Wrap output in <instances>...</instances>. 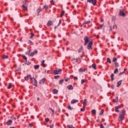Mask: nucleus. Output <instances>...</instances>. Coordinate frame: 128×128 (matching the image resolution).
Wrapping results in <instances>:
<instances>
[{"mask_svg":"<svg viewBox=\"0 0 128 128\" xmlns=\"http://www.w3.org/2000/svg\"><path fill=\"white\" fill-rule=\"evenodd\" d=\"M62 69H58L57 70H53L52 71V74L56 76V74H62Z\"/></svg>","mask_w":128,"mask_h":128,"instance_id":"f257e3e1","label":"nucleus"},{"mask_svg":"<svg viewBox=\"0 0 128 128\" xmlns=\"http://www.w3.org/2000/svg\"><path fill=\"white\" fill-rule=\"evenodd\" d=\"M124 118V115L120 114L118 118V122H122Z\"/></svg>","mask_w":128,"mask_h":128,"instance_id":"f03ea898","label":"nucleus"},{"mask_svg":"<svg viewBox=\"0 0 128 128\" xmlns=\"http://www.w3.org/2000/svg\"><path fill=\"white\" fill-rule=\"evenodd\" d=\"M88 2H90V4H92L93 6L96 5V0H87Z\"/></svg>","mask_w":128,"mask_h":128,"instance_id":"7ed1b4c3","label":"nucleus"},{"mask_svg":"<svg viewBox=\"0 0 128 128\" xmlns=\"http://www.w3.org/2000/svg\"><path fill=\"white\" fill-rule=\"evenodd\" d=\"M84 46H86V44H88V42H90V40H88V37L86 36L84 38Z\"/></svg>","mask_w":128,"mask_h":128,"instance_id":"20e7f679","label":"nucleus"},{"mask_svg":"<svg viewBox=\"0 0 128 128\" xmlns=\"http://www.w3.org/2000/svg\"><path fill=\"white\" fill-rule=\"evenodd\" d=\"M92 42L90 41L88 45L87 48L88 50H92Z\"/></svg>","mask_w":128,"mask_h":128,"instance_id":"39448f33","label":"nucleus"},{"mask_svg":"<svg viewBox=\"0 0 128 128\" xmlns=\"http://www.w3.org/2000/svg\"><path fill=\"white\" fill-rule=\"evenodd\" d=\"M38 54V50H36L34 51L33 52H32L31 54H30L29 56H34V54Z\"/></svg>","mask_w":128,"mask_h":128,"instance_id":"423d86ee","label":"nucleus"},{"mask_svg":"<svg viewBox=\"0 0 128 128\" xmlns=\"http://www.w3.org/2000/svg\"><path fill=\"white\" fill-rule=\"evenodd\" d=\"M120 16H126V14H124V11H122V10H120Z\"/></svg>","mask_w":128,"mask_h":128,"instance_id":"0eeeda50","label":"nucleus"},{"mask_svg":"<svg viewBox=\"0 0 128 128\" xmlns=\"http://www.w3.org/2000/svg\"><path fill=\"white\" fill-rule=\"evenodd\" d=\"M30 78H32V76L30 74H28L24 77V80H28Z\"/></svg>","mask_w":128,"mask_h":128,"instance_id":"6e6552de","label":"nucleus"},{"mask_svg":"<svg viewBox=\"0 0 128 128\" xmlns=\"http://www.w3.org/2000/svg\"><path fill=\"white\" fill-rule=\"evenodd\" d=\"M76 102H78V100L74 99L71 100L72 104H76Z\"/></svg>","mask_w":128,"mask_h":128,"instance_id":"1a4fd4ad","label":"nucleus"},{"mask_svg":"<svg viewBox=\"0 0 128 128\" xmlns=\"http://www.w3.org/2000/svg\"><path fill=\"white\" fill-rule=\"evenodd\" d=\"M34 80V84H33V86H38V82L36 81V78H33Z\"/></svg>","mask_w":128,"mask_h":128,"instance_id":"9d476101","label":"nucleus"},{"mask_svg":"<svg viewBox=\"0 0 128 128\" xmlns=\"http://www.w3.org/2000/svg\"><path fill=\"white\" fill-rule=\"evenodd\" d=\"M48 26H52V22L50 20H49L47 23Z\"/></svg>","mask_w":128,"mask_h":128,"instance_id":"9b49d317","label":"nucleus"},{"mask_svg":"<svg viewBox=\"0 0 128 128\" xmlns=\"http://www.w3.org/2000/svg\"><path fill=\"white\" fill-rule=\"evenodd\" d=\"M67 88H68V90H74V86H72V85H68L67 86Z\"/></svg>","mask_w":128,"mask_h":128,"instance_id":"f8f14e48","label":"nucleus"},{"mask_svg":"<svg viewBox=\"0 0 128 128\" xmlns=\"http://www.w3.org/2000/svg\"><path fill=\"white\" fill-rule=\"evenodd\" d=\"M12 124V120H8L6 122L7 126H10Z\"/></svg>","mask_w":128,"mask_h":128,"instance_id":"ddd939ff","label":"nucleus"},{"mask_svg":"<svg viewBox=\"0 0 128 128\" xmlns=\"http://www.w3.org/2000/svg\"><path fill=\"white\" fill-rule=\"evenodd\" d=\"M84 108H86V99H84L83 102Z\"/></svg>","mask_w":128,"mask_h":128,"instance_id":"4468645a","label":"nucleus"},{"mask_svg":"<svg viewBox=\"0 0 128 128\" xmlns=\"http://www.w3.org/2000/svg\"><path fill=\"white\" fill-rule=\"evenodd\" d=\"M114 102H118V96H116L115 99L113 100Z\"/></svg>","mask_w":128,"mask_h":128,"instance_id":"2eb2a0df","label":"nucleus"},{"mask_svg":"<svg viewBox=\"0 0 128 128\" xmlns=\"http://www.w3.org/2000/svg\"><path fill=\"white\" fill-rule=\"evenodd\" d=\"M45 80L46 78H44L43 79L40 81L39 84H44Z\"/></svg>","mask_w":128,"mask_h":128,"instance_id":"dca6fc26","label":"nucleus"},{"mask_svg":"<svg viewBox=\"0 0 128 128\" xmlns=\"http://www.w3.org/2000/svg\"><path fill=\"white\" fill-rule=\"evenodd\" d=\"M41 66H42L43 68H46V64H44V60H43L42 62Z\"/></svg>","mask_w":128,"mask_h":128,"instance_id":"f3484780","label":"nucleus"},{"mask_svg":"<svg viewBox=\"0 0 128 128\" xmlns=\"http://www.w3.org/2000/svg\"><path fill=\"white\" fill-rule=\"evenodd\" d=\"M122 80H120L119 82H118L117 83V88H118V86H120V84H122Z\"/></svg>","mask_w":128,"mask_h":128,"instance_id":"a211bd4d","label":"nucleus"},{"mask_svg":"<svg viewBox=\"0 0 128 128\" xmlns=\"http://www.w3.org/2000/svg\"><path fill=\"white\" fill-rule=\"evenodd\" d=\"M52 92L54 94H58V90H56V89H54V90H52Z\"/></svg>","mask_w":128,"mask_h":128,"instance_id":"6ab92c4d","label":"nucleus"},{"mask_svg":"<svg viewBox=\"0 0 128 128\" xmlns=\"http://www.w3.org/2000/svg\"><path fill=\"white\" fill-rule=\"evenodd\" d=\"M92 114H96V110L94 109H93L92 110Z\"/></svg>","mask_w":128,"mask_h":128,"instance_id":"aec40b11","label":"nucleus"},{"mask_svg":"<svg viewBox=\"0 0 128 128\" xmlns=\"http://www.w3.org/2000/svg\"><path fill=\"white\" fill-rule=\"evenodd\" d=\"M38 68H40V65L36 64L34 66V70H38Z\"/></svg>","mask_w":128,"mask_h":128,"instance_id":"412c9836","label":"nucleus"},{"mask_svg":"<svg viewBox=\"0 0 128 128\" xmlns=\"http://www.w3.org/2000/svg\"><path fill=\"white\" fill-rule=\"evenodd\" d=\"M92 68H94V70H96V64H92Z\"/></svg>","mask_w":128,"mask_h":128,"instance_id":"4be33fe9","label":"nucleus"},{"mask_svg":"<svg viewBox=\"0 0 128 128\" xmlns=\"http://www.w3.org/2000/svg\"><path fill=\"white\" fill-rule=\"evenodd\" d=\"M126 114V110L124 109H123L121 112V114H123V116H124Z\"/></svg>","mask_w":128,"mask_h":128,"instance_id":"5701e85b","label":"nucleus"},{"mask_svg":"<svg viewBox=\"0 0 128 128\" xmlns=\"http://www.w3.org/2000/svg\"><path fill=\"white\" fill-rule=\"evenodd\" d=\"M3 60H6V58H8V56L6 55H4L2 56Z\"/></svg>","mask_w":128,"mask_h":128,"instance_id":"b1692460","label":"nucleus"},{"mask_svg":"<svg viewBox=\"0 0 128 128\" xmlns=\"http://www.w3.org/2000/svg\"><path fill=\"white\" fill-rule=\"evenodd\" d=\"M74 60H76V62L78 60V58H74L72 60V62H74Z\"/></svg>","mask_w":128,"mask_h":128,"instance_id":"393cba45","label":"nucleus"},{"mask_svg":"<svg viewBox=\"0 0 128 128\" xmlns=\"http://www.w3.org/2000/svg\"><path fill=\"white\" fill-rule=\"evenodd\" d=\"M114 74H111L110 78L111 80H114Z\"/></svg>","mask_w":128,"mask_h":128,"instance_id":"a878e982","label":"nucleus"},{"mask_svg":"<svg viewBox=\"0 0 128 128\" xmlns=\"http://www.w3.org/2000/svg\"><path fill=\"white\" fill-rule=\"evenodd\" d=\"M114 64L116 68H118V66H120V65L118 64V62H115Z\"/></svg>","mask_w":128,"mask_h":128,"instance_id":"bb28decb","label":"nucleus"},{"mask_svg":"<svg viewBox=\"0 0 128 128\" xmlns=\"http://www.w3.org/2000/svg\"><path fill=\"white\" fill-rule=\"evenodd\" d=\"M90 24V21H86L84 23V24Z\"/></svg>","mask_w":128,"mask_h":128,"instance_id":"cd10ccee","label":"nucleus"},{"mask_svg":"<svg viewBox=\"0 0 128 128\" xmlns=\"http://www.w3.org/2000/svg\"><path fill=\"white\" fill-rule=\"evenodd\" d=\"M118 68H116L114 70V74H118Z\"/></svg>","mask_w":128,"mask_h":128,"instance_id":"c85d7f7f","label":"nucleus"},{"mask_svg":"<svg viewBox=\"0 0 128 128\" xmlns=\"http://www.w3.org/2000/svg\"><path fill=\"white\" fill-rule=\"evenodd\" d=\"M104 110H102L101 112H100V116H102V114H104Z\"/></svg>","mask_w":128,"mask_h":128,"instance_id":"c756f323","label":"nucleus"},{"mask_svg":"<svg viewBox=\"0 0 128 128\" xmlns=\"http://www.w3.org/2000/svg\"><path fill=\"white\" fill-rule=\"evenodd\" d=\"M67 128H76L74 127V126H72V125H68Z\"/></svg>","mask_w":128,"mask_h":128,"instance_id":"7c9ffc66","label":"nucleus"},{"mask_svg":"<svg viewBox=\"0 0 128 128\" xmlns=\"http://www.w3.org/2000/svg\"><path fill=\"white\" fill-rule=\"evenodd\" d=\"M82 46H81L78 50V52H82Z\"/></svg>","mask_w":128,"mask_h":128,"instance_id":"2f4dec72","label":"nucleus"},{"mask_svg":"<svg viewBox=\"0 0 128 128\" xmlns=\"http://www.w3.org/2000/svg\"><path fill=\"white\" fill-rule=\"evenodd\" d=\"M22 8L25 10H28V8L26 6L23 5L22 6Z\"/></svg>","mask_w":128,"mask_h":128,"instance_id":"473e14b6","label":"nucleus"},{"mask_svg":"<svg viewBox=\"0 0 128 128\" xmlns=\"http://www.w3.org/2000/svg\"><path fill=\"white\" fill-rule=\"evenodd\" d=\"M68 110H73V108H72V106H68Z\"/></svg>","mask_w":128,"mask_h":128,"instance_id":"72a5a7b5","label":"nucleus"},{"mask_svg":"<svg viewBox=\"0 0 128 128\" xmlns=\"http://www.w3.org/2000/svg\"><path fill=\"white\" fill-rule=\"evenodd\" d=\"M64 14V10L62 11L61 14H60L61 18H62Z\"/></svg>","mask_w":128,"mask_h":128,"instance_id":"f704fd0d","label":"nucleus"},{"mask_svg":"<svg viewBox=\"0 0 128 128\" xmlns=\"http://www.w3.org/2000/svg\"><path fill=\"white\" fill-rule=\"evenodd\" d=\"M42 8H38L37 10V12L38 14H40V12H42Z\"/></svg>","mask_w":128,"mask_h":128,"instance_id":"c9c22d12","label":"nucleus"},{"mask_svg":"<svg viewBox=\"0 0 128 128\" xmlns=\"http://www.w3.org/2000/svg\"><path fill=\"white\" fill-rule=\"evenodd\" d=\"M107 62H109V64H112V61H110V58H107Z\"/></svg>","mask_w":128,"mask_h":128,"instance_id":"e433bc0d","label":"nucleus"},{"mask_svg":"<svg viewBox=\"0 0 128 128\" xmlns=\"http://www.w3.org/2000/svg\"><path fill=\"white\" fill-rule=\"evenodd\" d=\"M30 38H34V33H30Z\"/></svg>","mask_w":128,"mask_h":128,"instance_id":"4c0bfd02","label":"nucleus"},{"mask_svg":"<svg viewBox=\"0 0 128 128\" xmlns=\"http://www.w3.org/2000/svg\"><path fill=\"white\" fill-rule=\"evenodd\" d=\"M63 82H64V80H60L59 84H62Z\"/></svg>","mask_w":128,"mask_h":128,"instance_id":"58836bf2","label":"nucleus"},{"mask_svg":"<svg viewBox=\"0 0 128 128\" xmlns=\"http://www.w3.org/2000/svg\"><path fill=\"white\" fill-rule=\"evenodd\" d=\"M22 58L24 60H28V58L25 56H22Z\"/></svg>","mask_w":128,"mask_h":128,"instance_id":"ea45409f","label":"nucleus"},{"mask_svg":"<svg viewBox=\"0 0 128 128\" xmlns=\"http://www.w3.org/2000/svg\"><path fill=\"white\" fill-rule=\"evenodd\" d=\"M84 82H86V80H81V84H84Z\"/></svg>","mask_w":128,"mask_h":128,"instance_id":"a19ab883","label":"nucleus"},{"mask_svg":"<svg viewBox=\"0 0 128 128\" xmlns=\"http://www.w3.org/2000/svg\"><path fill=\"white\" fill-rule=\"evenodd\" d=\"M45 120L46 122H50V118H45Z\"/></svg>","mask_w":128,"mask_h":128,"instance_id":"79ce46f5","label":"nucleus"},{"mask_svg":"<svg viewBox=\"0 0 128 128\" xmlns=\"http://www.w3.org/2000/svg\"><path fill=\"white\" fill-rule=\"evenodd\" d=\"M28 42H30V46H32V44H34V42H32V40H29Z\"/></svg>","mask_w":128,"mask_h":128,"instance_id":"37998d69","label":"nucleus"},{"mask_svg":"<svg viewBox=\"0 0 128 128\" xmlns=\"http://www.w3.org/2000/svg\"><path fill=\"white\" fill-rule=\"evenodd\" d=\"M125 71H123L122 72H121L119 74V76H122V74H124Z\"/></svg>","mask_w":128,"mask_h":128,"instance_id":"c03bdc74","label":"nucleus"},{"mask_svg":"<svg viewBox=\"0 0 128 128\" xmlns=\"http://www.w3.org/2000/svg\"><path fill=\"white\" fill-rule=\"evenodd\" d=\"M116 60H118V58H113V62H116Z\"/></svg>","mask_w":128,"mask_h":128,"instance_id":"a18cd8bd","label":"nucleus"},{"mask_svg":"<svg viewBox=\"0 0 128 128\" xmlns=\"http://www.w3.org/2000/svg\"><path fill=\"white\" fill-rule=\"evenodd\" d=\"M12 88V84H9L8 86V90Z\"/></svg>","mask_w":128,"mask_h":128,"instance_id":"49530a36","label":"nucleus"},{"mask_svg":"<svg viewBox=\"0 0 128 128\" xmlns=\"http://www.w3.org/2000/svg\"><path fill=\"white\" fill-rule=\"evenodd\" d=\"M44 8H45L46 10H48V6H44Z\"/></svg>","mask_w":128,"mask_h":128,"instance_id":"de8ad7c7","label":"nucleus"},{"mask_svg":"<svg viewBox=\"0 0 128 128\" xmlns=\"http://www.w3.org/2000/svg\"><path fill=\"white\" fill-rule=\"evenodd\" d=\"M30 50H29L28 51H27L26 54H30Z\"/></svg>","mask_w":128,"mask_h":128,"instance_id":"09e8293b","label":"nucleus"},{"mask_svg":"<svg viewBox=\"0 0 128 128\" xmlns=\"http://www.w3.org/2000/svg\"><path fill=\"white\" fill-rule=\"evenodd\" d=\"M84 110H86V109H84V108H80V112H84Z\"/></svg>","mask_w":128,"mask_h":128,"instance_id":"8fccbe9b","label":"nucleus"},{"mask_svg":"<svg viewBox=\"0 0 128 128\" xmlns=\"http://www.w3.org/2000/svg\"><path fill=\"white\" fill-rule=\"evenodd\" d=\"M79 72H82V68H80L78 70Z\"/></svg>","mask_w":128,"mask_h":128,"instance_id":"3c124183","label":"nucleus"},{"mask_svg":"<svg viewBox=\"0 0 128 128\" xmlns=\"http://www.w3.org/2000/svg\"><path fill=\"white\" fill-rule=\"evenodd\" d=\"M100 128H104V125L102 124H101L100 125Z\"/></svg>","mask_w":128,"mask_h":128,"instance_id":"603ef678","label":"nucleus"},{"mask_svg":"<svg viewBox=\"0 0 128 128\" xmlns=\"http://www.w3.org/2000/svg\"><path fill=\"white\" fill-rule=\"evenodd\" d=\"M60 78V76H54V78L56 80H57V78Z\"/></svg>","mask_w":128,"mask_h":128,"instance_id":"864d4df0","label":"nucleus"},{"mask_svg":"<svg viewBox=\"0 0 128 128\" xmlns=\"http://www.w3.org/2000/svg\"><path fill=\"white\" fill-rule=\"evenodd\" d=\"M116 112H120V110H118V108H116Z\"/></svg>","mask_w":128,"mask_h":128,"instance_id":"5fc2aeb1","label":"nucleus"},{"mask_svg":"<svg viewBox=\"0 0 128 128\" xmlns=\"http://www.w3.org/2000/svg\"><path fill=\"white\" fill-rule=\"evenodd\" d=\"M24 4H26V5L28 4V2H27V1H26V0H24Z\"/></svg>","mask_w":128,"mask_h":128,"instance_id":"6e6d98bb","label":"nucleus"},{"mask_svg":"<svg viewBox=\"0 0 128 128\" xmlns=\"http://www.w3.org/2000/svg\"><path fill=\"white\" fill-rule=\"evenodd\" d=\"M74 80H78V77L74 76Z\"/></svg>","mask_w":128,"mask_h":128,"instance_id":"4d7b16f0","label":"nucleus"},{"mask_svg":"<svg viewBox=\"0 0 128 128\" xmlns=\"http://www.w3.org/2000/svg\"><path fill=\"white\" fill-rule=\"evenodd\" d=\"M54 2V0H50V4H52L53 6H54V2Z\"/></svg>","mask_w":128,"mask_h":128,"instance_id":"13d9d810","label":"nucleus"},{"mask_svg":"<svg viewBox=\"0 0 128 128\" xmlns=\"http://www.w3.org/2000/svg\"><path fill=\"white\" fill-rule=\"evenodd\" d=\"M49 110H50L52 112H54V110H52V108H49Z\"/></svg>","mask_w":128,"mask_h":128,"instance_id":"bf43d9fd","label":"nucleus"},{"mask_svg":"<svg viewBox=\"0 0 128 128\" xmlns=\"http://www.w3.org/2000/svg\"><path fill=\"white\" fill-rule=\"evenodd\" d=\"M111 88H112V90H114V85H112Z\"/></svg>","mask_w":128,"mask_h":128,"instance_id":"052dcab7","label":"nucleus"},{"mask_svg":"<svg viewBox=\"0 0 128 128\" xmlns=\"http://www.w3.org/2000/svg\"><path fill=\"white\" fill-rule=\"evenodd\" d=\"M50 128H54V124H52V125L50 126Z\"/></svg>","mask_w":128,"mask_h":128,"instance_id":"680f3d73","label":"nucleus"},{"mask_svg":"<svg viewBox=\"0 0 128 128\" xmlns=\"http://www.w3.org/2000/svg\"><path fill=\"white\" fill-rule=\"evenodd\" d=\"M102 26H104V24H100V28H102Z\"/></svg>","mask_w":128,"mask_h":128,"instance_id":"e2e57ef3","label":"nucleus"},{"mask_svg":"<svg viewBox=\"0 0 128 128\" xmlns=\"http://www.w3.org/2000/svg\"><path fill=\"white\" fill-rule=\"evenodd\" d=\"M116 108H118V109L120 108V106H116Z\"/></svg>","mask_w":128,"mask_h":128,"instance_id":"0e129e2a","label":"nucleus"},{"mask_svg":"<svg viewBox=\"0 0 128 128\" xmlns=\"http://www.w3.org/2000/svg\"><path fill=\"white\" fill-rule=\"evenodd\" d=\"M106 128H110V125L108 124H107V125L106 126Z\"/></svg>","mask_w":128,"mask_h":128,"instance_id":"69168bd1","label":"nucleus"},{"mask_svg":"<svg viewBox=\"0 0 128 128\" xmlns=\"http://www.w3.org/2000/svg\"><path fill=\"white\" fill-rule=\"evenodd\" d=\"M86 69H84V70H82V72H86Z\"/></svg>","mask_w":128,"mask_h":128,"instance_id":"338daca9","label":"nucleus"},{"mask_svg":"<svg viewBox=\"0 0 128 128\" xmlns=\"http://www.w3.org/2000/svg\"><path fill=\"white\" fill-rule=\"evenodd\" d=\"M68 80H70V78H66V79H64V80H65V82H68Z\"/></svg>","mask_w":128,"mask_h":128,"instance_id":"774afa93","label":"nucleus"}]
</instances>
